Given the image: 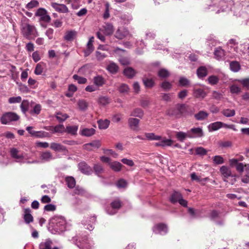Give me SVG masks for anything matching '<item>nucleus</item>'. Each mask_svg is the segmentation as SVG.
<instances>
[{"label":"nucleus","instance_id":"nucleus-8","mask_svg":"<svg viewBox=\"0 0 249 249\" xmlns=\"http://www.w3.org/2000/svg\"><path fill=\"white\" fill-rule=\"evenodd\" d=\"M153 232L156 234L165 235L168 232V227L166 225L162 223L155 225L153 228Z\"/></svg>","mask_w":249,"mask_h":249},{"label":"nucleus","instance_id":"nucleus-2","mask_svg":"<svg viewBox=\"0 0 249 249\" xmlns=\"http://www.w3.org/2000/svg\"><path fill=\"white\" fill-rule=\"evenodd\" d=\"M50 226L56 233H61L69 229L71 225L64 217L55 216L51 219Z\"/></svg>","mask_w":249,"mask_h":249},{"label":"nucleus","instance_id":"nucleus-29","mask_svg":"<svg viewBox=\"0 0 249 249\" xmlns=\"http://www.w3.org/2000/svg\"><path fill=\"white\" fill-rule=\"evenodd\" d=\"M214 54L217 60H220L225 55V52L221 48L218 47L215 48Z\"/></svg>","mask_w":249,"mask_h":249},{"label":"nucleus","instance_id":"nucleus-57","mask_svg":"<svg viewBox=\"0 0 249 249\" xmlns=\"http://www.w3.org/2000/svg\"><path fill=\"white\" fill-rule=\"evenodd\" d=\"M38 2L36 0H32L26 4V8L28 9H31L38 6Z\"/></svg>","mask_w":249,"mask_h":249},{"label":"nucleus","instance_id":"nucleus-42","mask_svg":"<svg viewBox=\"0 0 249 249\" xmlns=\"http://www.w3.org/2000/svg\"><path fill=\"white\" fill-rule=\"evenodd\" d=\"M145 137L149 140H160L161 139V136L156 135L153 133H145Z\"/></svg>","mask_w":249,"mask_h":249},{"label":"nucleus","instance_id":"nucleus-23","mask_svg":"<svg viewBox=\"0 0 249 249\" xmlns=\"http://www.w3.org/2000/svg\"><path fill=\"white\" fill-rule=\"evenodd\" d=\"M222 123L216 122L210 124L208 126V129L210 132L215 131L222 128Z\"/></svg>","mask_w":249,"mask_h":249},{"label":"nucleus","instance_id":"nucleus-37","mask_svg":"<svg viewBox=\"0 0 249 249\" xmlns=\"http://www.w3.org/2000/svg\"><path fill=\"white\" fill-rule=\"evenodd\" d=\"M110 167L115 172H119L121 170L122 165L118 161H114L109 163Z\"/></svg>","mask_w":249,"mask_h":249},{"label":"nucleus","instance_id":"nucleus-19","mask_svg":"<svg viewBox=\"0 0 249 249\" xmlns=\"http://www.w3.org/2000/svg\"><path fill=\"white\" fill-rule=\"evenodd\" d=\"M139 120L136 118H130L128 120V124L130 128L134 131L139 130Z\"/></svg>","mask_w":249,"mask_h":249},{"label":"nucleus","instance_id":"nucleus-56","mask_svg":"<svg viewBox=\"0 0 249 249\" xmlns=\"http://www.w3.org/2000/svg\"><path fill=\"white\" fill-rule=\"evenodd\" d=\"M208 81L211 85H215V84H217L218 82L219 78L216 76L212 75L208 78Z\"/></svg>","mask_w":249,"mask_h":249},{"label":"nucleus","instance_id":"nucleus-49","mask_svg":"<svg viewBox=\"0 0 249 249\" xmlns=\"http://www.w3.org/2000/svg\"><path fill=\"white\" fill-rule=\"evenodd\" d=\"M176 138L178 140L180 141H183L186 138H188V133L182 132H178L176 133Z\"/></svg>","mask_w":249,"mask_h":249},{"label":"nucleus","instance_id":"nucleus-63","mask_svg":"<svg viewBox=\"0 0 249 249\" xmlns=\"http://www.w3.org/2000/svg\"><path fill=\"white\" fill-rule=\"evenodd\" d=\"M160 86L163 90H168L170 89H171L172 85L171 83L165 81L160 84Z\"/></svg>","mask_w":249,"mask_h":249},{"label":"nucleus","instance_id":"nucleus-7","mask_svg":"<svg viewBox=\"0 0 249 249\" xmlns=\"http://www.w3.org/2000/svg\"><path fill=\"white\" fill-rule=\"evenodd\" d=\"M35 16L39 18L40 21L45 23H49L51 20V18L48 15L47 11L43 8H38L35 13Z\"/></svg>","mask_w":249,"mask_h":249},{"label":"nucleus","instance_id":"nucleus-5","mask_svg":"<svg viewBox=\"0 0 249 249\" xmlns=\"http://www.w3.org/2000/svg\"><path fill=\"white\" fill-rule=\"evenodd\" d=\"M73 242L76 241L75 244L80 249H90L91 245L92 244V241L88 239L87 236H84L79 239L78 241H77V239L76 237L72 238Z\"/></svg>","mask_w":249,"mask_h":249},{"label":"nucleus","instance_id":"nucleus-52","mask_svg":"<svg viewBox=\"0 0 249 249\" xmlns=\"http://www.w3.org/2000/svg\"><path fill=\"white\" fill-rule=\"evenodd\" d=\"M41 107L39 104H36L33 107L32 110H30V113L31 114H36L38 115L40 113Z\"/></svg>","mask_w":249,"mask_h":249},{"label":"nucleus","instance_id":"nucleus-1","mask_svg":"<svg viewBox=\"0 0 249 249\" xmlns=\"http://www.w3.org/2000/svg\"><path fill=\"white\" fill-rule=\"evenodd\" d=\"M20 30L21 35L27 39H34L38 36L35 26L29 24V19L25 16L21 18Z\"/></svg>","mask_w":249,"mask_h":249},{"label":"nucleus","instance_id":"nucleus-14","mask_svg":"<svg viewBox=\"0 0 249 249\" xmlns=\"http://www.w3.org/2000/svg\"><path fill=\"white\" fill-rule=\"evenodd\" d=\"M80 171L83 174L89 175L93 172L92 168L88 166L85 162H81L78 164Z\"/></svg>","mask_w":249,"mask_h":249},{"label":"nucleus","instance_id":"nucleus-16","mask_svg":"<svg viewBox=\"0 0 249 249\" xmlns=\"http://www.w3.org/2000/svg\"><path fill=\"white\" fill-rule=\"evenodd\" d=\"M193 95L197 98L203 99L207 95V93L204 89H200V88L196 89V88H195L193 89Z\"/></svg>","mask_w":249,"mask_h":249},{"label":"nucleus","instance_id":"nucleus-46","mask_svg":"<svg viewBox=\"0 0 249 249\" xmlns=\"http://www.w3.org/2000/svg\"><path fill=\"white\" fill-rule=\"evenodd\" d=\"M56 118L59 122H63L69 118V116L66 113L58 112L56 114Z\"/></svg>","mask_w":249,"mask_h":249},{"label":"nucleus","instance_id":"nucleus-24","mask_svg":"<svg viewBox=\"0 0 249 249\" xmlns=\"http://www.w3.org/2000/svg\"><path fill=\"white\" fill-rule=\"evenodd\" d=\"M80 134L85 137H90L95 134V130L94 128H83L80 130Z\"/></svg>","mask_w":249,"mask_h":249},{"label":"nucleus","instance_id":"nucleus-34","mask_svg":"<svg viewBox=\"0 0 249 249\" xmlns=\"http://www.w3.org/2000/svg\"><path fill=\"white\" fill-rule=\"evenodd\" d=\"M130 115L131 116L142 118L143 116V111L142 109L137 108L131 111Z\"/></svg>","mask_w":249,"mask_h":249},{"label":"nucleus","instance_id":"nucleus-26","mask_svg":"<svg viewBox=\"0 0 249 249\" xmlns=\"http://www.w3.org/2000/svg\"><path fill=\"white\" fill-rule=\"evenodd\" d=\"M31 210L29 208H27L24 210V219L26 223L29 224L32 222L33 217L30 213Z\"/></svg>","mask_w":249,"mask_h":249},{"label":"nucleus","instance_id":"nucleus-50","mask_svg":"<svg viewBox=\"0 0 249 249\" xmlns=\"http://www.w3.org/2000/svg\"><path fill=\"white\" fill-rule=\"evenodd\" d=\"M72 78L74 80L77 81L79 84H84L86 83L87 81L86 78L79 76L76 74L73 75Z\"/></svg>","mask_w":249,"mask_h":249},{"label":"nucleus","instance_id":"nucleus-17","mask_svg":"<svg viewBox=\"0 0 249 249\" xmlns=\"http://www.w3.org/2000/svg\"><path fill=\"white\" fill-rule=\"evenodd\" d=\"M129 35L128 30L124 28H119L116 31L115 36L118 39H123L125 36Z\"/></svg>","mask_w":249,"mask_h":249},{"label":"nucleus","instance_id":"nucleus-62","mask_svg":"<svg viewBox=\"0 0 249 249\" xmlns=\"http://www.w3.org/2000/svg\"><path fill=\"white\" fill-rule=\"evenodd\" d=\"M169 75V73L168 71L164 69L160 70L158 72L159 76L162 78L167 77Z\"/></svg>","mask_w":249,"mask_h":249},{"label":"nucleus","instance_id":"nucleus-39","mask_svg":"<svg viewBox=\"0 0 249 249\" xmlns=\"http://www.w3.org/2000/svg\"><path fill=\"white\" fill-rule=\"evenodd\" d=\"M78 126L77 125L67 126L65 129V131L68 134L71 135H75L77 133Z\"/></svg>","mask_w":249,"mask_h":249},{"label":"nucleus","instance_id":"nucleus-51","mask_svg":"<svg viewBox=\"0 0 249 249\" xmlns=\"http://www.w3.org/2000/svg\"><path fill=\"white\" fill-rule=\"evenodd\" d=\"M93 170H94L95 174L99 176L104 171L103 166L99 164H94V166H93Z\"/></svg>","mask_w":249,"mask_h":249},{"label":"nucleus","instance_id":"nucleus-3","mask_svg":"<svg viewBox=\"0 0 249 249\" xmlns=\"http://www.w3.org/2000/svg\"><path fill=\"white\" fill-rule=\"evenodd\" d=\"M188 107L183 104H178L176 107L171 108L167 111V114L170 116L179 118L181 116H186L189 114Z\"/></svg>","mask_w":249,"mask_h":249},{"label":"nucleus","instance_id":"nucleus-10","mask_svg":"<svg viewBox=\"0 0 249 249\" xmlns=\"http://www.w3.org/2000/svg\"><path fill=\"white\" fill-rule=\"evenodd\" d=\"M96 222V217L95 216H90L86 219L82 221V224L86 226V229L89 231H92L94 229L93 224Z\"/></svg>","mask_w":249,"mask_h":249},{"label":"nucleus","instance_id":"nucleus-47","mask_svg":"<svg viewBox=\"0 0 249 249\" xmlns=\"http://www.w3.org/2000/svg\"><path fill=\"white\" fill-rule=\"evenodd\" d=\"M223 115L226 117H230L234 116L235 111L234 109H225L222 111Z\"/></svg>","mask_w":249,"mask_h":249},{"label":"nucleus","instance_id":"nucleus-33","mask_svg":"<svg viewBox=\"0 0 249 249\" xmlns=\"http://www.w3.org/2000/svg\"><path fill=\"white\" fill-rule=\"evenodd\" d=\"M221 174L225 178H228L231 176V170L227 166H222L220 169Z\"/></svg>","mask_w":249,"mask_h":249},{"label":"nucleus","instance_id":"nucleus-58","mask_svg":"<svg viewBox=\"0 0 249 249\" xmlns=\"http://www.w3.org/2000/svg\"><path fill=\"white\" fill-rule=\"evenodd\" d=\"M107 56V54L104 53H102L100 51H97L95 52V57L99 61H102Z\"/></svg>","mask_w":249,"mask_h":249},{"label":"nucleus","instance_id":"nucleus-45","mask_svg":"<svg viewBox=\"0 0 249 249\" xmlns=\"http://www.w3.org/2000/svg\"><path fill=\"white\" fill-rule=\"evenodd\" d=\"M246 174L241 178V181L244 183H249V164L245 167Z\"/></svg>","mask_w":249,"mask_h":249},{"label":"nucleus","instance_id":"nucleus-25","mask_svg":"<svg viewBox=\"0 0 249 249\" xmlns=\"http://www.w3.org/2000/svg\"><path fill=\"white\" fill-rule=\"evenodd\" d=\"M209 114L205 111H200L195 115V118L198 121H203L208 118Z\"/></svg>","mask_w":249,"mask_h":249},{"label":"nucleus","instance_id":"nucleus-6","mask_svg":"<svg viewBox=\"0 0 249 249\" xmlns=\"http://www.w3.org/2000/svg\"><path fill=\"white\" fill-rule=\"evenodd\" d=\"M19 119V117L16 113L8 112L4 114L1 118V122L2 124H7L13 121H17Z\"/></svg>","mask_w":249,"mask_h":249},{"label":"nucleus","instance_id":"nucleus-12","mask_svg":"<svg viewBox=\"0 0 249 249\" xmlns=\"http://www.w3.org/2000/svg\"><path fill=\"white\" fill-rule=\"evenodd\" d=\"M50 148L56 151L59 152H68V150L66 146L61 144L60 143L53 142H52L50 144Z\"/></svg>","mask_w":249,"mask_h":249},{"label":"nucleus","instance_id":"nucleus-30","mask_svg":"<svg viewBox=\"0 0 249 249\" xmlns=\"http://www.w3.org/2000/svg\"><path fill=\"white\" fill-rule=\"evenodd\" d=\"M107 71L112 74H115L118 71V66L114 62L110 63L107 68Z\"/></svg>","mask_w":249,"mask_h":249},{"label":"nucleus","instance_id":"nucleus-64","mask_svg":"<svg viewBox=\"0 0 249 249\" xmlns=\"http://www.w3.org/2000/svg\"><path fill=\"white\" fill-rule=\"evenodd\" d=\"M118 90L120 93H125L128 91L129 88L125 84H122L118 88Z\"/></svg>","mask_w":249,"mask_h":249},{"label":"nucleus","instance_id":"nucleus-21","mask_svg":"<svg viewBox=\"0 0 249 249\" xmlns=\"http://www.w3.org/2000/svg\"><path fill=\"white\" fill-rule=\"evenodd\" d=\"M40 158L42 160L45 162L50 161L54 159L52 153L50 151H45L41 153Z\"/></svg>","mask_w":249,"mask_h":249},{"label":"nucleus","instance_id":"nucleus-4","mask_svg":"<svg viewBox=\"0 0 249 249\" xmlns=\"http://www.w3.org/2000/svg\"><path fill=\"white\" fill-rule=\"evenodd\" d=\"M10 154L11 157L15 159L16 161L23 163H37L38 162L37 160L26 161L24 160V154L20 152V151L16 148L13 147L10 149Z\"/></svg>","mask_w":249,"mask_h":249},{"label":"nucleus","instance_id":"nucleus-54","mask_svg":"<svg viewBox=\"0 0 249 249\" xmlns=\"http://www.w3.org/2000/svg\"><path fill=\"white\" fill-rule=\"evenodd\" d=\"M9 160L7 156L0 155V164L1 166L7 165L9 163Z\"/></svg>","mask_w":249,"mask_h":249},{"label":"nucleus","instance_id":"nucleus-11","mask_svg":"<svg viewBox=\"0 0 249 249\" xmlns=\"http://www.w3.org/2000/svg\"><path fill=\"white\" fill-rule=\"evenodd\" d=\"M51 6L56 11L59 13H67L69 12V9L65 4H59L56 2H52Z\"/></svg>","mask_w":249,"mask_h":249},{"label":"nucleus","instance_id":"nucleus-20","mask_svg":"<svg viewBox=\"0 0 249 249\" xmlns=\"http://www.w3.org/2000/svg\"><path fill=\"white\" fill-rule=\"evenodd\" d=\"M106 83L105 79L101 75H97L93 77V84L98 87H102Z\"/></svg>","mask_w":249,"mask_h":249},{"label":"nucleus","instance_id":"nucleus-55","mask_svg":"<svg viewBox=\"0 0 249 249\" xmlns=\"http://www.w3.org/2000/svg\"><path fill=\"white\" fill-rule=\"evenodd\" d=\"M208 151L203 147H198L196 149V154L200 156H204L207 154Z\"/></svg>","mask_w":249,"mask_h":249},{"label":"nucleus","instance_id":"nucleus-27","mask_svg":"<svg viewBox=\"0 0 249 249\" xmlns=\"http://www.w3.org/2000/svg\"><path fill=\"white\" fill-rule=\"evenodd\" d=\"M232 3V2L231 1H229V3H228L226 1H221L220 2V5L223 8H222V9H221L220 10H218L216 13H219L220 12H224V11L227 12V11L231 10V7H229L228 6L229 5H231Z\"/></svg>","mask_w":249,"mask_h":249},{"label":"nucleus","instance_id":"nucleus-48","mask_svg":"<svg viewBox=\"0 0 249 249\" xmlns=\"http://www.w3.org/2000/svg\"><path fill=\"white\" fill-rule=\"evenodd\" d=\"M143 83H144V85L147 88H152L153 87L155 83L153 79L145 78L143 79Z\"/></svg>","mask_w":249,"mask_h":249},{"label":"nucleus","instance_id":"nucleus-44","mask_svg":"<svg viewBox=\"0 0 249 249\" xmlns=\"http://www.w3.org/2000/svg\"><path fill=\"white\" fill-rule=\"evenodd\" d=\"M65 181L67 186L70 188H73L75 185V179L71 177L66 178Z\"/></svg>","mask_w":249,"mask_h":249},{"label":"nucleus","instance_id":"nucleus-31","mask_svg":"<svg viewBox=\"0 0 249 249\" xmlns=\"http://www.w3.org/2000/svg\"><path fill=\"white\" fill-rule=\"evenodd\" d=\"M98 124L100 129H106L109 125L110 121L107 119L100 120L98 121Z\"/></svg>","mask_w":249,"mask_h":249},{"label":"nucleus","instance_id":"nucleus-59","mask_svg":"<svg viewBox=\"0 0 249 249\" xmlns=\"http://www.w3.org/2000/svg\"><path fill=\"white\" fill-rule=\"evenodd\" d=\"M248 47V44L246 43L240 44L237 47L236 50L235 51L237 53H245V51L246 50V47Z\"/></svg>","mask_w":249,"mask_h":249},{"label":"nucleus","instance_id":"nucleus-61","mask_svg":"<svg viewBox=\"0 0 249 249\" xmlns=\"http://www.w3.org/2000/svg\"><path fill=\"white\" fill-rule=\"evenodd\" d=\"M110 102V99L107 96H101L99 98V102L102 105L105 106Z\"/></svg>","mask_w":249,"mask_h":249},{"label":"nucleus","instance_id":"nucleus-41","mask_svg":"<svg viewBox=\"0 0 249 249\" xmlns=\"http://www.w3.org/2000/svg\"><path fill=\"white\" fill-rule=\"evenodd\" d=\"M29 103L26 100H24L22 101L20 104V108L22 113L24 114H26V112L29 109Z\"/></svg>","mask_w":249,"mask_h":249},{"label":"nucleus","instance_id":"nucleus-28","mask_svg":"<svg viewBox=\"0 0 249 249\" xmlns=\"http://www.w3.org/2000/svg\"><path fill=\"white\" fill-rule=\"evenodd\" d=\"M104 34L107 36H110L114 32V28L113 25L109 23H106L104 26Z\"/></svg>","mask_w":249,"mask_h":249},{"label":"nucleus","instance_id":"nucleus-18","mask_svg":"<svg viewBox=\"0 0 249 249\" xmlns=\"http://www.w3.org/2000/svg\"><path fill=\"white\" fill-rule=\"evenodd\" d=\"M160 141L156 142L155 145L157 146L166 147L172 145L173 141L170 139H167L165 137L161 138Z\"/></svg>","mask_w":249,"mask_h":249},{"label":"nucleus","instance_id":"nucleus-60","mask_svg":"<svg viewBox=\"0 0 249 249\" xmlns=\"http://www.w3.org/2000/svg\"><path fill=\"white\" fill-rule=\"evenodd\" d=\"M43 71V68L42 65L41 63H38L35 68L34 73L36 75H40Z\"/></svg>","mask_w":249,"mask_h":249},{"label":"nucleus","instance_id":"nucleus-13","mask_svg":"<svg viewBox=\"0 0 249 249\" xmlns=\"http://www.w3.org/2000/svg\"><path fill=\"white\" fill-rule=\"evenodd\" d=\"M188 138H196L202 137L203 133L202 128L200 127L193 128L188 131Z\"/></svg>","mask_w":249,"mask_h":249},{"label":"nucleus","instance_id":"nucleus-36","mask_svg":"<svg viewBox=\"0 0 249 249\" xmlns=\"http://www.w3.org/2000/svg\"><path fill=\"white\" fill-rule=\"evenodd\" d=\"M197 76L199 78H203L207 75V70L205 67L201 66L197 71Z\"/></svg>","mask_w":249,"mask_h":249},{"label":"nucleus","instance_id":"nucleus-53","mask_svg":"<svg viewBox=\"0 0 249 249\" xmlns=\"http://www.w3.org/2000/svg\"><path fill=\"white\" fill-rule=\"evenodd\" d=\"M22 99L20 96L11 97L8 99V102L10 104L19 103H20Z\"/></svg>","mask_w":249,"mask_h":249},{"label":"nucleus","instance_id":"nucleus-9","mask_svg":"<svg viewBox=\"0 0 249 249\" xmlns=\"http://www.w3.org/2000/svg\"><path fill=\"white\" fill-rule=\"evenodd\" d=\"M121 206L120 201L119 199L115 200L111 203L110 208L107 209V213L110 215L114 214L117 213Z\"/></svg>","mask_w":249,"mask_h":249},{"label":"nucleus","instance_id":"nucleus-38","mask_svg":"<svg viewBox=\"0 0 249 249\" xmlns=\"http://www.w3.org/2000/svg\"><path fill=\"white\" fill-rule=\"evenodd\" d=\"M77 105L79 109L81 111H85L88 107V103L83 99H81L78 101Z\"/></svg>","mask_w":249,"mask_h":249},{"label":"nucleus","instance_id":"nucleus-43","mask_svg":"<svg viewBox=\"0 0 249 249\" xmlns=\"http://www.w3.org/2000/svg\"><path fill=\"white\" fill-rule=\"evenodd\" d=\"M181 196V194L179 192L175 191L170 197V200L172 203H176Z\"/></svg>","mask_w":249,"mask_h":249},{"label":"nucleus","instance_id":"nucleus-22","mask_svg":"<svg viewBox=\"0 0 249 249\" xmlns=\"http://www.w3.org/2000/svg\"><path fill=\"white\" fill-rule=\"evenodd\" d=\"M52 241L48 239L40 243L39 248V249H52Z\"/></svg>","mask_w":249,"mask_h":249},{"label":"nucleus","instance_id":"nucleus-40","mask_svg":"<svg viewBox=\"0 0 249 249\" xmlns=\"http://www.w3.org/2000/svg\"><path fill=\"white\" fill-rule=\"evenodd\" d=\"M230 70L233 72H237L240 69V66L237 61H231L230 64Z\"/></svg>","mask_w":249,"mask_h":249},{"label":"nucleus","instance_id":"nucleus-35","mask_svg":"<svg viewBox=\"0 0 249 249\" xmlns=\"http://www.w3.org/2000/svg\"><path fill=\"white\" fill-rule=\"evenodd\" d=\"M135 73L134 70L130 67L125 68L124 71V75L129 78H132L135 75Z\"/></svg>","mask_w":249,"mask_h":249},{"label":"nucleus","instance_id":"nucleus-15","mask_svg":"<svg viewBox=\"0 0 249 249\" xmlns=\"http://www.w3.org/2000/svg\"><path fill=\"white\" fill-rule=\"evenodd\" d=\"M46 129L51 131L53 133H63L65 131V128L63 124H59L55 126H49Z\"/></svg>","mask_w":249,"mask_h":249},{"label":"nucleus","instance_id":"nucleus-32","mask_svg":"<svg viewBox=\"0 0 249 249\" xmlns=\"http://www.w3.org/2000/svg\"><path fill=\"white\" fill-rule=\"evenodd\" d=\"M77 33L74 31H70L66 32L64 39L68 41H71L76 36Z\"/></svg>","mask_w":249,"mask_h":249}]
</instances>
